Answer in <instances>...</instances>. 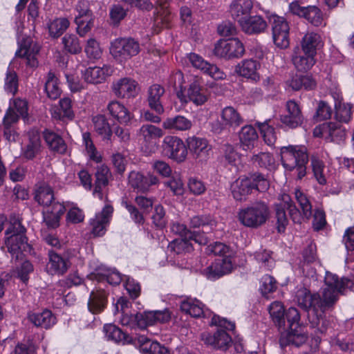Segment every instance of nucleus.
<instances>
[{"instance_id": "f257e3e1", "label": "nucleus", "mask_w": 354, "mask_h": 354, "mask_svg": "<svg viewBox=\"0 0 354 354\" xmlns=\"http://www.w3.org/2000/svg\"><path fill=\"white\" fill-rule=\"evenodd\" d=\"M354 283L351 279L326 272L324 278V285L316 293L317 313H324L328 310L333 308L339 299V296L344 293L346 289L353 290Z\"/></svg>"}, {"instance_id": "f03ea898", "label": "nucleus", "mask_w": 354, "mask_h": 354, "mask_svg": "<svg viewBox=\"0 0 354 354\" xmlns=\"http://www.w3.org/2000/svg\"><path fill=\"white\" fill-rule=\"evenodd\" d=\"M280 154L282 165L286 171H293L298 179L306 176L308 162L306 147L298 145L282 147Z\"/></svg>"}, {"instance_id": "7ed1b4c3", "label": "nucleus", "mask_w": 354, "mask_h": 354, "mask_svg": "<svg viewBox=\"0 0 354 354\" xmlns=\"http://www.w3.org/2000/svg\"><path fill=\"white\" fill-rule=\"evenodd\" d=\"M25 233V227L19 221L15 222L5 232L4 244L13 258L19 259L21 254L31 252Z\"/></svg>"}, {"instance_id": "20e7f679", "label": "nucleus", "mask_w": 354, "mask_h": 354, "mask_svg": "<svg viewBox=\"0 0 354 354\" xmlns=\"http://www.w3.org/2000/svg\"><path fill=\"white\" fill-rule=\"evenodd\" d=\"M269 215L268 206L263 202H257L241 209L238 213V218L243 225L256 228L263 225Z\"/></svg>"}, {"instance_id": "39448f33", "label": "nucleus", "mask_w": 354, "mask_h": 354, "mask_svg": "<svg viewBox=\"0 0 354 354\" xmlns=\"http://www.w3.org/2000/svg\"><path fill=\"white\" fill-rule=\"evenodd\" d=\"M110 53L120 63L126 62L137 55L140 50V44L131 37H119L111 42Z\"/></svg>"}, {"instance_id": "423d86ee", "label": "nucleus", "mask_w": 354, "mask_h": 354, "mask_svg": "<svg viewBox=\"0 0 354 354\" xmlns=\"http://www.w3.org/2000/svg\"><path fill=\"white\" fill-rule=\"evenodd\" d=\"M281 202L277 205L276 208V217L277 220V229L279 232H283L286 225L288 224V219L286 217L285 208H286L290 214V217L294 222H301V213L297 209L290 196L288 194H283L281 196Z\"/></svg>"}, {"instance_id": "0eeeda50", "label": "nucleus", "mask_w": 354, "mask_h": 354, "mask_svg": "<svg viewBox=\"0 0 354 354\" xmlns=\"http://www.w3.org/2000/svg\"><path fill=\"white\" fill-rule=\"evenodd\" d=\"M213 52L216 57L231 59L242 57L245 53V47L237 38L220 39L215 44Z\"/></svg>"}, {"instance_id": "6e6552de", "label": "nucleus", "mask_w": 354, "mask_h": 354, "mask_svg": "<svg viewBox=\"0 0 354 354\" xmlns=\"http://www.w3.org/2000/svg\"><path fill=\"white\" fill-rule=\"evenodd\" d=\"M269 22L272 26V34L274 44L281 49H286L290 45L289 25L283 17L271 15Z\"/></svg>"}, {"instance_id": "1a4fd4ad", "label": "nucleus", "mask_w": 354, "mask_h": 354, "mask_svg": "<svg viewBox=\"0 0 354 354\" xmlns=\"http://www.w3.org/2000/svg\"><path fill=\"white\" fill-rule=\"evenodd\" d=\"M75 10L77 12V15L75 18V23L77 25V32L80 37H84L93 26L95 17L93 11L90 9L89 3L87 1H79Z\"/></svg>"}, {"instance_id": "9d476101", "label": "nucleus", "mask_w": 354, "mask_h": 354, "mask_svg": "<svg viewBox=\"0 0 354 354\" xmlns=\"http://www.w3.org/2000/svg\"><path fill=\"white\" fill-rule=\"evenodd\" d=\"M18 44L19 48L15 53V56L25 59L27 66L32 68H37L39 66L37 55L40 51V46L30 37H23Z\"/></svg>"}, {"instance_id": "9b49d317", "label": "nucleus", "mask_w": 354, "mask_h": 354, "mask_svg": "<svg viewBox=\"0 0 354 354\" xmlns=\"http://www.w3.org/2000/svg\"><path fill=\"white\" fill-rule=\"evenodd\" d=\"M291 13L303 17L314 26H325L322 10L316 6H301L297 1H293L289 5Z\"/></svg>"}, {"instance_id": "f8f14e48", "label": "nucleus", "mask_w": 354, "mask_h": 354, "mask_svg": "<svg viewBox=\"0 0 354 354\" xmlns=\"http://www.w3.org/2000/svg\"><path fill=\"white\" fill-rule=\"evenodd\" d=\"M162 147L167 156L177 162L183 161L187 154V150L183 141L176 136H165Z\"/></svg>"}, {"instance_id": "ddd939ff", "label": "nucleus", "mask_w": 354, "mask_h": 354, "mask_svg": "<svg viewBox=\"0 0 354 354\" xmlns=\"http://www.w3.org/2000/svg\"><path fill=\"white\" fill-rule=\"evenodd\" d=\"M187 58L194 68L200 70L203 73L212 78L216 80L225 79L226 75L222 70L216 65L205 61L201 55L195 53H190L187 54Z\"/></svg>"}, {"instance_id": "4468645a", "label": "nucleus", "mask_w": 354, "mask_h": 354, "mask_svg": "<svg viewBox=\"0 0 354 354\" xmlns=\"http://www.w3.org/2000/svg\"><path fill=\"white\" fill-rule=\"evenodd\" d=\"M188 86L186 91H187V103L184 105L192 102L197 106L202 105L207 100V96L205 94L203 90V80L201 77L194 75H189L187 76Z\"/></svg>"}, {"instance_id": "2eb2a0df", "label": "nucleus", "mask_w": 354, "mask_h": 354, "mask_svg": "<svg viewBox=\"0 0 354 354\" xmlns=\"http://www.w3.org/2000/svg\"><path fill=\"white\" fill-rule=\"evenodd\" d=\"M232 257H219L203 270V274L210 280H215L230 273L234 268Z\"/></svg>"}, {"instance_id": "dca6fc26", "label": "nucleus", "mask_w": 354, "mask_h": 354, "mask_svg": "<svg viewBox=\"0 0 354 354\" xmlns=\"http://www.w3.org/2000/svg\"><path fill=\"white\" fill-rule=\"evenodd\" d=\"M113 212V207L110 204H106L100 212L96 214L95 217L90 220L91 233L94 236H102L105 234Z\"/></svg>"}, {"instance_id": "f3484780", "label": "nucleus", "mask_w": 354, "mask_h": 354, "mask_svg": "<svg viewBox=\"0 0 354 354\" xmlns=\"http://www.w3.org/2000/svg\"><path fill=\"white\" fill-rule=\"evenodd\" d=\"M128 182L132 188L142 193L148 192L151 186L160 183L159 178L156 175L149 173L147 176H144L142 173L136 171L129 173Z\"/></svg>"}, {"instance_id": "a211bd4d", "label": "nucleus", "mask_w": 354, "mask_h": 354, "mask_svg": "<svg viewBox=\"0 0 354 354\" xmlns=\"http://www.w3.org/2000/svg\"><path fill=\"white\" fill-rule=\"evenodd\" d=\"M163 135L164 133L160 128L151 124L142 125L138 132L139 140L147 152L154 150L156 143L153 140L158 139Z\"/></svg>"}, {"instance_id": "6ab92c4d", "label": "nucleus", "mask_w": 354, "mask_h": 354, "mask_svg": "<svg viewBox=\"0 0 354 354\" xmlns=\"http://www.w3.org/2000/svg\"><path fill=\"white\" fill-rule=\"evenodd\" d=\"M114 94L122 98L135 97L138 93V82L129 77H124L119 80L113 85Z\"/></svg>"}, {"instance_id": "aec40b11", "label": "nucleus", "mask_w": 354, "mask_h": 354, "mask_svg": "<svg viewBox=\"0 0 354 354\" xmlns=\"http://www.w3.org/2000/svg\"><path fill=\"white\" fill-rule=\"evenodd\" d=\"M230 190L236 201H245L253 191L252 180L250 176H241L232 183Z\"/></svg>"}, {"instance_id": "412c9836", "label": "nucleus", "mask_w": 354, "mask_h": 354, "mask_svg": "<svg viewBox=\"0 0 354 354\" xmlns=\"http://www.w3.org/2000/svg\"><path fill=\"white\" fill-rule=\"evenodd\" d=\"M243 31L248 35H259L264 32L268 24L264 18L260 15L248 16L239 22Z\"/></svg>"}, {"instance_id": "4be33fe9", "label": "nucleus", "mask_w": 354, "mask_h": 354, "mask_svg": "<svg viewBox=\"0 0 354 354\" xmlns=\"http://www.w3.org/2000/svg\"><path fill=\"white\" fill-rule=\"evenodd\" d=\"M201 339L205 344L217 349H226L232 342L231 337L222 329L213 334L205 332L201 334Z\"/></svg>"}, {"instance_id": "5701e85b", "label": "nucleus", "mask_w": 354, "mask_h": 354, "mask_svg": "<svg viewBox=\"0 0 354 354\" xmlns=\"http://www.w3.org/2000/svg\"><path fill=\"white\" fill-rule=\"evenodd\" d=\"M190 74L185 75L180 70L173 71L169 77V84L172 86L176 91V95L180 100L181 105L187 103V97L185 94L187 87L188 86L187 76Z\"/></svg>"}, {"instance_id": "b1692460", "label": "nucleus", "mask_w": 354, "mask_h": 354, "mask_svg": "<svg viewBox=\"0 0 354 354\" xmlns=\"http://www.w3.org/2000/svg\"><path fill=\"white\" fill-rule=\"evenodd\" d=\"M239 145L243 151H251L259 141L257 130L251 125H245L239 132Z\"/></svg>"}, {"instance_id": "393cba45", "label": "nucleus", "mask_w": 354, "mask_h": 354, "mask_svg": "<svg viewBox=\"0 0 354 354\" xmlns=\"http://www.w3.org/2000/svg\"><path fill=\"white\" fill-rule=\"evenodd\" d=\"M260 68V63L253 59H246L242 60L236 66L235 72L240 76L257 82L260 76L257 73Z\"/></svg>"}, {"instance_id": "a878e982", "label": "nucleus", "mask_w": 354, "mask_h": 354, "mask_svg": "<svg viewBox=\"0 0 354 354\" xmlns=\"http://www.w3.org/2000/svg\"><path fill=\"white\" fill-rule=\"evenodd\" d=\"M288 86L293 91H313L317 87V82L312 75H292L290 79L286 81Z\"/></svg>"}, {"instance_id": "bb28decb", "label": "nucleus", "mask_w": 354, "mask_h": 354, "mask_svg": "<svg viewBox=\"0 0 354 354\" xmlns=\"http://www.w3.org/2000/svg\"><path fill=\"white\" fill-rule=\"evenodd\" d=\"M292 62L298 71L307 72L315 64L316 56L303 53V51L297 46L293 50Z\"/></svg>"}, {"instance_id": "cd10ccee", "label": "nucleus", "mask_w": 354, "mask_h": 354, "mask_svg": "<svg viewBox=\"0 0 354 354\" xmlns=\"http://www.w3.org/2000/svg\"><path fill=\"white\" fill-rule=\"evenodd\" d=\"M187 145L190 151L196 158L206 160L212 150L207 140L203 138L191 137L187 139Z\"/></svg>"}, {"instance_id": "c85d7f7f", "label": "nucleus", "mask_w": 354, "mask_h": 354, "mask_svg": "<svg viewBox=\"0 0 354 354\" xmlns=\"http://www.w3.org/2000/svg\"><path fill=\"white\" fill-rule=\"evenodd\" d=\"M64 212L65 207L62 203H53L43 212L44 222L48 227L56 228L59 225L60 218Z\"/></svg>"}, {"instance_id": "c756f323", "label": "nucleus", "mask_w": 354, "mask_h": 354, "mask_svg": "<svg viewBox=\"0 0 354 354\" xmlns=\"http://www.w3.org/2000/svg\"><path fill=\"white\" fill-rule=\"evenodd\" d=\"M136 341L142 354H169L167 348L145 335H138Z\"/></svg>"}, {"instance_id": "7c9ffc66", "label": "nucleus", "mask_w": 354, "mask_h": 354, "mask_svg": "<svg viewBox=\"0 0 354 354\" xmlns=\"http://www.w3.org/2000/svg\"><path fill=\"white\" fill-rule=\"evenodd\" d=\"M68 268L66 259L54 252H49L48 262L46 266V270L49 274L62 275L67 271Z\"/></svg>"}, {"instance_id": "2f4dec72", "label": "nucleus", "mask_w": 354, "mask_h": 354, "mask_svg": "<svg viewBox=\"0 0 354 354\" xmlns=\"http://www.w3.org/2000/svg\"><path fill=\"white\" fill-rule=\"evenodd\" d=\"M218 124H213V129L220 133L223 127L230 126L236 127L243 122V119L239 112H219Z\"/></svg>"}, {"instance_id": "473e14b6", "label": "nucleus", "mask_w": 354, "mask_h": 354, "mask_svg": "<svg viewBox=\"0 0 354 354\" xmlns=\"http://www.w3.org/2000/svg\"><path fill=\"white\" fill-rule=\"evenodd\" d=\"M29 321L35 326L48 329L53 326L56 322V317L51 310L45 309L39 313H32L28 315Z\"/></svg>"}, {"instance_id": "72a5a7b5", "label": "nucleus", "mask_w": 354, "mask_h": 354, "mask_svg": "<svg viewBox=\"0 0 354 354\" xmlns=\"http://www.w3.org/2000/svg\"><path fill=\"white\" fill-rule=\"evenodd\" d=\"M41 151V142L40 136L37 133H30L28 134V142L24 145L21 149V156L27 160H32L35 158Z\"/></svg>"}, {"instance_id": "f704fd0d", "label": "nucleus", "mask_w": 354, "mask_h": 354, "mask_svg": "<svg viewBox=\"0 0 354 354\" xmlns=\"http://www.w3.org/2000/svg\"><path fill=\"white\" fill-rule=\"evenodd\" d=\"M253 8L252 0H233L230 6V12L232 18L239 22L250 15Z\"/></svg>"}, {"instance_id": "c9c22d12", "label": "nucleus", "mask_w": 354, "mask_h": 354, "mask_svg": "<svg viewBox=\"0 0 354 354\" xmlns=\"http://www.w3.org/2000/svg\"><path fill=\"white\" fill-rule=\"evenodd\" d=\"M111 73L110 66L104 65L103 67H88L83 75L86 82L97 84L104 82Z\"/></svg>"}, {"instance_id": "e433bc0d", "label": "nucleus", "mask_w": 354, "mask_h": 354, "mask_svg": "<svg viewBox=\"0 0 354 354\" xmlns=\"http://www.w3.org/2000/svg\"><path fill=\"white\" fill-rule=\"evenodd\" d=\"M165 92V88L158 84L150 86L147 91V102L152 111H164L162 97Z\"/></svg>"}, {"instance_id": "4c0bfd02", "label": "nucleus", "mask_w": 354, "mask_h": 354, "mask_svg": "<svg viewBox=\"0 0 354 354\" xmlns=\"http://www.w3.org/2000/svg\"><path fill=\"white\" fill-rule=\"evenodd\" d=\"M44 139L50 150L60 154L66 152L67 146L63 138L55 132L46 129L43 131Z\"/></svg>"}, {"instance_id": "58836bf2", "label": "nucleus", "mask_w": 354, "mask_h": 354, "mask_svg": "<svg viewBox=\"0 0 354 354\" xmlns=\"http://www.w3.org/2000/svg\"><path fill=\"white\" fill-rule=\"evenodd\" d=\"M106 292L102 289L93 290L90 294L88 301V310L93 314H97L104 310L106 305Z\"/></svg>"}, {"instance_id": "ea45409f", "label": "nucleus", "mask_w": 354, "mask_h": 354, "mask_svg": "<svg viewBox=\"0 0 354 354\" xmlns=\"http://www.w3.org/2000/svg\"><path fill=\"white\" fill-rule=\"evenodd\" d=\"M296 299L300 307L306 310H312L316 313L317 318L318 319L319 315L317 306L315 305V301L317 300L316 293L311 294L307 288H301L297 291Z\"/></svg>"}, {"instance_id": "a19ab883", "label": "nucleus", "mask_w": 354, "mask_h": 354, "mask_svg": "<svg viewBox=\"0 0 354 354\" xmlns=\"http://www.w3.org/2000/svg\"><path fill=\"white\" fill-rule=\"evenodd\" d=\"M320 44L321 37L319 34L313 32H308L303 37L299 49L304 54H310L316 56Z\"/></svg>"}, {"instance_id": "79ce46f5", "label": "nucleus", "mask_w": 354, "mask_h": 354, "mask_svg": "<svg viewBox=\"0 0 354 354\" xmlns=\"http://www.w3.org/2000/svg\"><path fill=\"white\" fill-rule=\"evenodd\" d=\"M111 176V174L107 166L101 165L97 167L95 173L96 180L93 194L96 195L100 199H102V189L107 186Z\"/></svg>"}, {"instance_id": "37998d69", "label": "nucleus", "mask_w": 354, "mask_h": 354, "mask_svg": "<svg viewBox=\"0 0 354 354\" xmlns=\"http://www.w3.org/2000/svg\"><path fill=\"white\" fill-rule=\"evenodd\" d=\"M35 199L39 205L46 207L52 205L53 203H56L53 189L46 183L37 185L35 191Z\"/></svg>"}, {"instance_id": "c03bdc74", "label": "nucleus", "mask_w": 354, "mask_h": 354, "mask_svg": "<svg viewBox=\"0 0 354 354\" xmlns=\"http://www.w3.org/2000/svg\"><path fill=\"white\" fill-rule=\"evenodd\" d=\"M44 91L47 97L51 100L58 99L62 94L59 80L51 71L47 73Z\"/></svg>"}, {"instance_id": "a18cd8bd", "label": "nucleus", "mask_w": 354, "mask_h": 354, "mask_svg": "<svg viewBox=\"0 0 354 354\" xmlns=\"http://www.w3.org/2000/svg\"><path fill=\"white\" fill-rule=\"evenodd\" d=\"M192 127V122L182 115L168 118L162 122V127L169 131H186Z\"/></svg>"}, {"instance_id": "49530a36", "label": "nucleus", "mask_w": 354, "mask_h": 354, "mask_svg": "<svg viewBox=\"0 0 354 354\" xmlns=\"http://www.w3.org/2000/svg\"><path fill=\"white\" fill-rule=\"evenodd\" d=\"M290 329V331L286 334V340L284 335H282L280 342L282 345L294 344L296 346H299L307 340V335L301 330V328Z\"/></svg>"}, {"instance_id": "de8ad7c7", "label": "nucleus", "mask_w": 354, "mask_h": 354, "mask_svg": "<svg viewBox=\"0 0 354 354\" xmlns=\"http://www.w3.org/2000/svg\"><path fill=\"white\" fill-rule=\"evenodd\" d=\"M70 21L66 17L55 18L48 24L49 35L55 39L59 37L69 27Z\"/></svg>"}, {"instance_id": "09e8293b", "label": "nucleus", "mask_w": 354, "mask_h": 354, "mask_svg": "<svg viewBox=\"0 0 354 354\" xmlns=\"http://www.w3.org/2000/svg\"><path fill=\"white\" fill-rule=\"evenodd\" d=\"M224 157L226 162L236 170H241L243 167L241 162V156L231 145H225L224 147Z\"/></svg>"}, {"instance_id": "8fccbe9b", "label": "nucleus", "mask_w": 354, "mask_h": 354, "mask_svg": "<svg viewBox=\"0 0 354 354\" xmlns=\"http://www.w3.org/2000/svg\"><path fill=\"white\" fill-rule=\"evenodd\" d=\"M4 90L15 95L19 90V77L13 68H8L4 78Z\"/></svg>"}, {"instance_id": "3c124183", "label": "nucleus", "mask_w": 354, "mask_h": 354, "mask_svg": "<svg viewBox=\"0 0 354 354\" xmlns=\"http://www.w3.org/2000/svg\"><path fill=\"white\" fill-rule=\"evenodd\" d=\"M62 43L64 50L70 54L75 55L82 51L80 41L75 34H66L62 39Z\"/></svg>"}, {"instance_id": "603ef678", "label": "nucleus", "mask_w": 354, "mask_h": 354, "mask_svg": "<svg viewBox=\"0 0 354 354\" xmlns=\"http://www.w3.org/2000/svg\"><path fill=\"white\" fill-rule=\"evenodd\" d=\"M104 332L105 336L109 340L122 342L123 344L129 341L128 335L115 325L111 324L104 325Z\"/></svg>"}, {"instance_id": "864d4df0", "label": "nucleus", "mask_w": 354, "mask_h": 354, "mask_svg": "<svg viewBox=\"0 0 354 354\" xmlns=\"http://www.w3.org/2000/svg\"><path fill=\"white\" fill-rule=\"evenodd\" d=\"M94 127L95 131L102 136L103 139L109 140L112 131L110 124L106 121V118L104 115L98 114L93 118Z\"/></svg>"}, {"instance_id": "5fc2aeb1", "label": "nucleus", "mask_w": 354, "mask_h": 354, "mask_svg": "<svg viewBox=\"0 0 354 354\" xmlns=\"http://www.w3.org/2000/svg\"><path fill=\"white\" fill-rule=\"evenodd\" d=\"M182 311L192 317H198L204 313L203 305L198 300L188 299L180 304Z\"/></svg>"}, {"instance_id": "6e6d98bb", "label": "nucleus", "mask_w": 354, "mask_h": 354, "mask_svg": "<svg viewBox=\"0 0 354 354\" xmlns=\"http://www.w3.org/2000/svg\"><path fill=\"white\" fill-rule=\"evenodd\" d=\"M128 10L119 3L113 4L109 8L110 24L118 27L127 15Z\"/></svg>"}, {"instance_id": "4d7b16f0", "label": "nucleus", "mask_w": 354, "mask_h": 354, "mask_svg": "<svg viewBox=\"0 0 354 354\" xmlns=\"http://www.w3.org/2000/svg\"><path fill=\"white\" fill-rule=\"evenodd\" d=\"M294 194L304 217L309 219L312 215V205L307 196L298 188L295 189Z\"/></svg>"}, {"instance_id": "13d9d810", "label": "nucleus", "mask_w": 354, "mask_h": 354, "mask_svg": "<svg viewBox=\"0 0 354 354\" xmlns=\"http://www.w3.org/2000/svg\"><path fill=\"white\" fill-rule=\"evenodd\" d=\"M269 313L273 322L279 327L284 325V307L281 302L274 301L268 308Z\"/></svg>"}, {"instance_id": "bf43d9fd", "label": "nucleus", "mask_w": 354, "mask_h": 354, "mask_svg": "<svg viewBox=\"0 0 354 354\" xmlns=\"http://www.w3.org/2000/svg\"><path fill=\"white\" fill-rule=\"evenodd\" d=\"M188 238H178L172 241L168 246L169 250L176 253L183 254L192 250V245Z\"/></svg>"}, {"instance_id": "052dcab7", "label": "nucleus", "mask_w": 354, "mask_h": 354, "mask_svg": "<svg viewBox=\"0 0 354 354\" xmlns=\"http://www.w3.org/2000/svg\"><path fill=\"white\" fill-rule=\"evenodd\" d=\"M280 119L284 125L295 128L302 123L303 116L301 112H284L281 115Z\"/></svg>"}, {"instance_id": "680f3d73", "label": "nucleus", "mask_w": 354, "mask_h": 354, "mask_svg": "<svg viewBox=\"0 0 354 354\" xmlns=\"http://www.w3.org/2000/svg\"><path fill=\"white\" fill-rule=\"evenodd\" d=\"M170 16L169 14L163 12H157L153 18V32L158 34L165 28L170 26Z\"/></svg>"}, {"instance_id": "e2e57ef3", "label": "nucleus", "mask_w": 354, "mask_h": 354, "mask_svg": "<svg viewBox=\"0 0 354 354\" xmlns=\"http://www.w3.org/2000/svg\"><path fill=\"white\" fill-rule=\"evenodd\" d=\"M311 165L314 176L318 183L321 185H324L326 183V179L324 174L325 165L323 161L316 156H313L311 158Z\"/></svg>"}, {"instance_id": "0e129e2a", "label": "nucleus", "mask_w": 354, "mask_h": 354, "mask_svg": "<svg viewBox=\"0 0 354 354\" xmlns=\"http://www.w3.org/2000/svg\"><path fill=\"white\" fill-rule=\"evenodd\" d=\"M82 136L84 144L90 159L96 162H100L101 161L102 157L100 154L97 151L96 148L95 147L93 141L91 140L90 133H84Z\"/></svg>"}, {"instance_id": "69168bd1", "label": "nucleus", "mask_w": 354, "mask_h": 354, "mask_svg": "<svg viewBox=\"0 0 354 354\" xmlns=\"http://www.w3.org/2000/svg\"><path fill=\"white\" fill-rule=\"evenodd\" d=\"M251 160L254 163L257 164L261 167L268 168L274 165V158L268 152H260L257 154H254Z\"/></svg>"}, {"instance_id": "338daca9", "label": "nucleus", "mask_w": 354, "mask_h": 354, "mask_svg": "<svg viewBox=\"0 0 354 354\" xmlns=\"http://www.w3.org/2000/svg\"><path fill=\"white\" fill-rule=\"evenodd\" d=\"M171 178L165 182V185L169 187L175 195H182L184 192V185L182 179L177 174L171 175Z\"/></svg>"}, {"instance_id": "774afa93", "label": "nucleus", "mask_w": 354, "mask_h": 354, "mask_svg": "<svg viewBox=\"0 0 354 354\" xmlns=\"http://www.w3.org/2000/svg\"><path fill=\"white\" fill-rule=\"evenodd\" d=\"M84 50L87 57L91 59H97L102 55V50L100 47V44L93 38H91L87 41Z\"/></svg>"}]
</instances>
